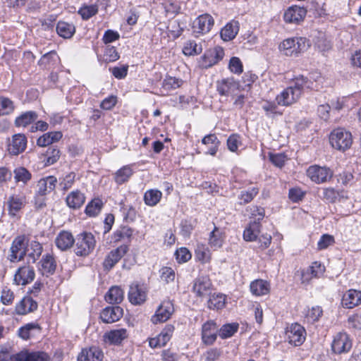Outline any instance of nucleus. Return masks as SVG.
Instances as JSON below:
<instances>
[{
    "label": "nucleus",
    "mask_w": 361,
    "mask_h": 361,
    "mask_svg": "<svg viewBox=\"0 0 361 361\" xmlns=\"http://www.w3.org/2000/svg\"><path fill=\"white\" fill-rule=\"evenodd\" d=\"M309 46V41L305 37H291L281 42L279 49L286 56H296L304 51Z\"/></svg>",
    "instance_id": "1"
},
{
    "label": "nucleus",
    "mask_w": 361,
    "mask_h": 361,
    "mask_svg": "<svg viewBox=\"0 0 361 361\" xmlns=\"http://www.w3.org/2000/svg\"><path fill=\"white\" fill-rule=\"evenodd\" d=\"M329 142L333 148L345 152L350 148L353 144V136L350 132L343 128H336L331 133Z\"/></svg>",
    "instance_id": "2"
},
{
    "label": "nucleus",
    "mask_w": 361,
    "mask_h": 361,
    "mask_svg": "<svg viewBox=\"0 0 361 361\" xmlns=\"http://www.w3.org/2000/svg\"><path fill=\"white\" fill-rule=\"evenodd\" d=\"M75 242V253L80 257L89 255L94 250L96 245L94 236L89 232H82L78 234Z\"/></svg>",
    "instance_id": "3"
},
{
    "label": "nucleus",
    "mask_w": 361,
    "mask_h": 361,
    "mask_svg": "<svg viewBox=\"0 0 361 361\" xmlns=\"http://www.w3.org/2000/svg\"><path fill=\"white\" fill-rule=\"evenodd\" d=\"M331 347L336 355L346 354L353 347V339L346 332H338L334 336Z\"/></svg>",
    "instance_id": "4"
},
{
    "label": "nucleus",
    "mask_w": 361,
    "mask_h": 361,
    "mask_svg": "<svg viewBox=\"0 0 361 361\" xmlns=\"http://www.w3.org/2000/svg\"><path fill=\"white\" fill-rule=\"evenodd\" d=\"M214 24L213 17L204 13L197 17L192 23V32L194 37H199L212 30Z\"/></svg>",
    "instance_id": "5"
},
{
    "label": "nucleus",
    "mask_w": 361,
    "mask_h": 361,
    "mask_svg": "<svg viewBox=\"0 0 361 361\" xmlns=\"http://www.w3.org/2000/svg\"><path fill=\"white\" fill-rule=\"evenodd\" d=\"M224 56V49L216 46L204 52L198 61L199 66L202 68H208L222 60Z\"/></svg>",
    "instance_id": "6"
},
{
    "label": "nucleus",
    "mask_w": 361,
    "mask_h": 361,
    "mask_svg": "<svg viewBox=\"0 0 361 361\" xmlns=\"http://www.w3.org/2000/svg\"><path fill=\"white\" fill-rule=\"evenodd\" d=\"M333 175V171L326 166L312 165L307 170V176L312 181L317 184L329 181Z\"/></svg>",
    "instance_id": "7"
},
{
    "label": "nucleus",
    "mask_w": 361,
    "mask_h": 361,
    "mask_svg": "<svg viewBox=\"0 0 361 361\" xmlns=\"http://www.w3.org/2000/svg\"><path fill=\"white\" fill-rule=\"evenodd\" d=\"M212 289V283L207 276H198L193 281L192 291L196 297L202 298L210 295Z\"/></svg>",
    "instance_id": "8"
},
{
    "label": "nucleus",
    "mask_w": 361,
    "mask_h": 361,
    "mask_svg": "<svg viewBox=\"0 0 361 361\" xmlns=\"http://www.w3.org/2000/svg\"><path fill=\"white\" fill-rule=\"evenodd\" d=\"M27 204V198L25 194H13L9 196L7 201L8 214L12 217H20L21 210Z\"/></svg>",
    "instance_id": "9"
},
{
    "label": "nucleus",
    "mask_w": 361,
    "mask_h": 361,
    "mask_svg": "<svg viewBox=\"0 0 361 361\" xmlns=\"http://www.w3.org/2000/svg\"><path fill=\"white\" fill-rule=\"evenodd\" d=\"M286 335L290 344L295 346H299L301 345L305 340L306 331L302 326L295 323L287 327Z\"/></svg>",
    "instance_id": "10"
},
{
    "label": "nucleus",
    "mask_w": 361,
    "mask_h": 361,
    "mask_svg": "<svg viewBox=\"0 0 361 361\" xmlns=\"http://www.w3.org/2000/svg\"><path fill=\"white\" fill-rule=\"evenodd\" d=\"M173 311V303L169 300L164 301L159 306L155 314L152 317L151 322L154 324L165 322L171 317Z\"/></svg>",
    "instance_id": "11"
},
{
    "label": "nucleus",
    "mask_w": 361,
    "mask_h": 361,
    "mask_svg": "<svg viewBox=\"0 0 361 361\" xmlns=\"http://www.w3.org/2000/svg\"><path fill=\"white\" fill-rule=\"evenodd\" d=\"M128 297L131 304L140 305L147 299V288L143 285L133 283L130 286Z\"/></svg>",
    "instance_id": "12"
},
{
    "label": "nucleus",
    "mask_w": 361,
    "mask_h": 361,
    "mask_svg": "<svg viewBox=\"0 0 361 361\" xmlns=\"http://www.w3.org/2000/svg\"><path fill=\"white\" fill-rule=\"evenodd\" d=\"M300 98L298 92L288 86L277 94L275 99L279 106H289L296 103Z\"/></svg>",
    "instance_id": "13"
},
{
    "label": "nucleus",
    "mask_w": 361,
    "mask_h": 361,
    "mask_svg": "<svg viewBox=\"0 0 361 361\" xmlns=\"http://www.w3.org/2000/svg\"><path fill=\"white\" fill-rule=\"evenodd\" d=\"M128 247L126 245H121L116 249L109 252L106 256L103 267L106 270H110L114 265L127 253Z\"/></svg>",
    "instance_id": "14"
},
{
    "label": "nucleus",
    "mask_w": 361,
    "mask_h": 361,
    "mask_svg": "<svg viewBox=\"0 0 361 361\" xmlns=\"http://www.w3.org/2000/svg\"><path fill=\"white\" fill-rule=\"evenodd\" d=\"M174 329L172 324H166L157 336L149 339V346L152 348L164 346L170 341Z\"/></svg>",
    "instance_id": "15"
},
{
    "label": "nucleus",
    "mask_w": 361,
    "mask_h": 361,
    "mask_svg": "<svg viewBox=\"0 0 361 361\" xmlns=\"http://www.w3.org/2000/svg\"><path fill=\"white\" fill-rule=\"evenodd\" d=\"M49 356L43 352H30L28 350H23L13 355L11 357V361H48Z\"/></svg>",
    "instance_id": "16"
},
{
    "label": "nucleus",
    "mask_w": 361,
    "mask_h": 361,
    "mask_svg": "<svg viewBox=\"0 0 361 361\" xmlns=\"http://www.w3.org/2000/svg\"><path fill=\"white\" fill-rule=\"evenodd\" d=\"M27 142V140L24 134H16L12 136L8 146V151L12 155H18L25 151Z\"/></svg>",
    "instance_id": "17"
},
{
    "label": "nucleus",
    "mask_w": 361,
    "mask_h": 361,
    "mask_svg": "<svg viewBox=\"0 0 361 361\" xmlns=\"http://www.w3.org/2000/svg\"><path fill=\"white\" fill-rule=\"evenodd\" d=\"M35 276V270L32 267L23 266L17 270L14 276V281L17 285L25 286L31 283L34 280Z\"/></svg>",
    "instance_id": "18"
},
{
    "label": "nucleus",
    "mask_w": 361,
    "mask_h": 361,
    "mask_svg": "<svg viewBox=\"0 0 361 361\" xmlns=\"http://www.w3.org/2000/svg\"><path fill=\"white\" fill-rule=\"evenodd\" d=\"M218 326L214 321H208L202 325V339L207 345L213 344L217 337Z\"/></svg>",
    "instance_id": "19"
},
{
    "label": "nucleus",
    "mask_w": 361,
    "mask_h": 361,
    "mask_svg": "<svg viewBox=\"0 0 361 361\" xmlns=\"http://www.w3.org/2000/svg\"><path fill=\"white\" fill-rule=\"evenodd\" d=\"M306 10L304 8L293 6L289 7L283 14V19L288 23H298L306 16Z\"/></svg>",
    "instance_id": "20"
},
{
    "label": "nucleus",
    "mask_w": 361,
    "mask_h": 361,
    "mask_svg": "<svg viewBox=\"0 0 361 361\" xmlns=\"http://www.w3.org/2000/svg\"><path fill=\"white\" fill-rule=\"evenodd\" d=\"M122 316L123 309L119 306L106 307L100 313L102 321L106 324L117 322Z\"/></svg>",
    "instance_id": "21"
},
{
    "label": "nucleus",
    "mask_w": 361,
    "mask_h": 361,
    "mask_svg": "<svg viewBox=\"0 0 361 361\" xmlns=\"http://www.w3.org/2000/svg\"><path fill=\"white\" fill-rule=\"evenodd\" d=\"M10 259L12 262L21 260L26 253L25 240L23 237H17L11 247Z\"/></svg>",
    "instance_id": "22"
},
{
    "label": "nucleus",
    "mask_w": 361,
    "mask_h": 361,
    "mask_svg": "<svg viewBox=\"0 0 361 361\" xmlns=\"http://www.w3.org/2000/svg\"><path fill=\"white\" fill-rule=\"evenodd\" d=\"M294 90L298 92V94L301 97L303 91L307 90H317V85L314 82L303 75L295 77L290 85Z\"/></svg>",
    "instance_id": "23"
},
{
    "label": "nucleus",
    "mask_w": 361,
    "mask_h": 361,
    "mask_svg": "<svg viewBox=\"0 0 361 361\" xmlns=\"http://www.w3.org/2000/svg\"><path fill=\"white\" fill-rule=\"evenodd\" d=\"M57 178L53 176H49L41 178L37 183V195L44 196L52 192L56 187Z\"/></svg>",
    "instance_id": "24"
},
{
    "label": "nucleus",
    "mask_w": 361,
    "mask_h": 361,
    "mask_svg": "<svg viewBox=\"0 0 361 361\" xmlns=\"http://www.w3.org/2000/svg\"><path fill=\"white\" fill-rule=\"evenodd\" d=\"M85 202V195L79 190H73L66 197L67 206L73 209H80Z\"/></svg>",
    "instance_id": "25"
},
{
    "label": "nucleus",
    "mask_w": 361,
    "mask_h": 361,
    "mask_svg": "<svg viewBox=\"0 0 361 361\" xmlns=\"http://www.w3.org/2000/svg\"><path fill=\"white\" fill-rule=\"evenodd\" d=\"M75 240L71 233L62 231L57 235L55 243L60 250L66 251L73 246Z\"/></svg>",
    "instance_id": "26"
},
{
    "label": "nucleus",
    "mask_w": 361,
    "mask_h": 361,
    "mask_svg": "<svg viewBox=\"0 0 361 361\" xmlns=\"http://www.w3.org/2000/svg\"><path fill=\"white\" fill-rule=\"evenodd\" d=\"M361 303V291L354 289L348 290L343 296L342 305L344 307L351 309Z\"/></svg>",
    "instance_id": "27"
},
{
    "label": "nucleus",
    "mask_w": 361,
    "mask_h": 361,
    "mask_svg": "<svg viewBox=\"0 0 361 361\" xmlns=\"http://www.w3.org/2000/svg\"><path fill=\"white\" fill-rule=\"evenodd\" d=\"M217 91L221 95L228 96L235 93L238 84L231 78L224 79L217 82Z\"/></svg>",
    "instance_id": "28"
},
{
    "label": "nucleus",
    "mask_w": 361,
    "mask_h": 361,
    "mask_svg": "<svg viewBox=\"0 0 361 361\" xmlns=\"http://www.w3.org/2000/svg\"><path fill=\"white\" fill-rule=\"evenodd\" d=\"M37 303L30 297H24L16 305V312L19 315H24L37 310Z\"/></svg>",
    "instance_id": "29"
},
{
    "label": "nucleus",
    "mask_w": 361,
    "mask_h": 361,
    "mask_svg": "<svg viewBox=\"0 0 361 361\" xmlns=\"http://www.w3.org/2000/svg\"><path fill=\"white\" fill-rule=\"evenodd\" d=\"M104 355L97 347H91L83 349L78 355V361H102Z\"/></svg>",
    "instance_id": "30"
},
{
    "label": "nucleus",
    "mask_w": 361,
    "mask_h": 361,
    "mask_svg": "<svg viewBox=\"0 0 361 361\" xmlns=\"http://www.w3.org/2000/svg\"><path fill=\"white\" fill-rule=\"evenodd\" d=\"M224 240V232L219 228L214 226V229L209 233L208 244L212 249L217 250L223 246Z\"/></svg>",
    "instance_id": "31"
},
{
    "label": "nucleus",
    "mask_w": 361,
    "mask_h": 361,
    "mask_svg": "<svg viewBox=\"0 0 361 361\" xmlns=\"http://www.w3.org/2000/svg\"><path fill=\"white\" fill-rule=\"evenodd\" d=\"M238 31V22L235 20H231L221 29L220 32L221 37L224 41H231L235 37Z\"/></svg>",
    "instance_id": "32"
},
{
    "label": "nucleus",
    "mask_w": 361,
    "mask_h": 361,
    "mask_svg": "<svg viewBox=\"0 0 361 361\" xmlns=\"http://www.w3.org/2000/svg\"><path fill=\"white\" fill-rule=\"evenodd\" d=\"M38 118L37 114L34 111H28L20 114L18 116L14 124L18 128H26L29 125L35 122Z\"/></svg>",
    "instance_id": "33"
},
{
    "label": "nucleus",
    "mask_w": 361,
    "mask_h": 361,
    "mask_svg": "<svg viewBox=\"0 0 361 361\" xmlns=\"http://www.w3.org/2000/svg\"><path fill=\"white\" fill-rule=\"evenodd\" d=\"M56 268V263L54 257L47 254L44 255L40 261L39 271L43 275L49 276L55 272Z\"/></svg>",
    "instance_id": "34"
},
{
    "label": "nucleus",
    "mask_w": 361,
    "mask_h": 361,
    "mask_svg": "<svg viewBox=\"0 0 361 361\" xmlns=\"http://www.w3.org/2000/svg\"><path fill=\"white\" fill-rule=\"evenodd\" d=\"M202 49L201 42L197 43L193 39H188L183 43L182 51L185 56H191L199 55Z\"/></svg>",
    "instance_id": "35"
},
{
    "label": "nucleus",
    "mask_w": 361,
    "mask_h": 361,
    "mask_svg": "<svg viewBox=\"0 0 361 361\" xmlns=\"http://www.w3.org/2000/svg\"><path fill=\"white\" fill-rule=\"evenodd\" d=\"M183 83L181 79L172 76H166L161 84V92L162 94H168L169 92L180 87Z\"/></svg>",
    "instance_id": "36"
},
{
    "label": "nucleus",
    "mask_w": 361,
    "mask_h": 361,
    "mask_svg": "<svg viewBox=\"0 0 361 361\" xmlns=\"http://www.w3.org/2000/svg\"><path fill=\"white\" fill-rule=\"evenodd\" d=\"M63 135L61 131H53L43 134L37 140V145L39 147H47L54 142L59 141Z\"/></svg>",
    "instance_id": "37"
},
{
    "label": "nucleus",
    "mask_w": 361,
    "mask_h": 361,
    "mask_svg": "<svg viewBox=\"0 0 361 361\" xmlns=\"http://www.w3.org/2000/svg\"><path fill=\"white\" fill-rule=\"evenodd\" d=\"M250 288L251 293L256 296L264 295L269 292V283L262 279L252 281Z\"/></svg>",
    "instance_id": "38"
},
{
    "label": "nucleus",
    "mask_w": 361,
    "mask_h": 361,
    "mask_svg": "<svg viewBox=\"0 0 361 361\" xmlns=\"http://www.w3.org/2000/svg\"><path fill=\"white\" fill-rule=\"evenodd\" d=\"M260 223L256 221H251L243 232V238L246 241H254L260 232Z\"/></svg>",
    "instance_id": "39"
},
{
    "label": "nucleus",
    "mask_w": 361,
    "mask_h": 361,
    "mask_svg": "<svg viewBox=\"0 0 361 361\" xmlns=\"http://www.w3.org/2000/svg\"><path fill=\"white\" fill-rule=\"evenodd\" d=\"M226 303V295L220 293H214L210 295L208 300V307L212 310H221L225 307Z\"/></svg>",
    "instance_id": "40"
},
{
    "label": "nucleus",
    "mask_w": 361,
    "mask_h": 361,
    "mask_svg": "<svg viewBox=\"0 0 361 361\" xmlns=\"http://www.w3.org/2000/svg\"><path fill=\"white\" fill-rule=\"evenodd\" d=\"M133 173L132 165H126L118 169L114 173V180L116 183L121 185L127 182Z\"/></svg>",
    "instance_id": "41"
},
{
    "label": "nucleus",
    "mask_w": 361,
    "mask_h": 361,
    "mask_svg": "<svg viewBox=\"0 0 361 361\" xmlns=\"http://www.w3.org/2000/svg\"><path fill=\"white\" fill-rule=\"evenodd\" d=\"M56 32L60 37L69 39L75 32V27L72 23L59 21L56 25Z\"/></svg>",
    "instance_id": "42"
},
{
    "label": "nucleus",
    "mask_w": 361,
    "mask_h": 361,
    "mask_svg": "<svg viewBox=\"0 0 361 361\" xmlns=\"http://www.w3.org/2000/svg\"><path fill=\"white\" fill-rule=\"evenodd\" d=\"M124 293L119 286L111 287L105 295V300L109 303H121L123 300Z\"/></svg>",
    "instance_id": "43"
},
{
    "label": "nucleus",
    "mask_w": 361,
    "mask_h": 361,
    "mask_svg": "<svg viewBox=\"0 0 361 361\" xmlns=\"http://www.w3.org/2000/svg\"><path fill=\"white\" fill-rule=\"evenodd\" d=\"M13 177L16 183L26 185L32 178L31 173L23 166H18L13 170Z\"/></svg>",
    "instance_id": "44"
},
{
    "label": "nucleus",
    "mask_w": 361,
    "mask_h": 361,
    "mask_svg": "<svg viewBox=\"0 0 361 361\" xmlns=\"http://www.w3.org/2000/svg\"><path fill=\"white\" fill-rule=\"evenodd\" d=\"M195 255L197 260L204 264L210 262L212 253L204 244L199 243L197 245Z\"/></svg>",
    "instance_id": "45"
},
{
    "label": "nucleus",
    "mask_w": 361,
    "mask_h": 361,
    "mask_svg": "<svg viewBox=\"0 0 361 361\" xmlns=\"http://www.w3.org/2000/svg\"><path fill=\"white\" fill-rule=\"evenodd\" d=\"M161 197L162 193L160 190L157 189H150L145 192L144 201L147 205L154 207L160 202Z\"/></svg>",
    "instance_id": "46"
},
{
    "label": "nucleus",
    "mask_w": 361,
    "mask_h": 361,
    "mask_svg": "<svg viewBox=\"0 0 361 361\" xmlns=\"http://www.w3.org/2000/svg\"><path fill=\"white\" fill-rule=\"evenodd\" d=\"M346 197L343 190H336L334 188H326L323 190V198L329 202H335Z\"/></svg>",
    "instance_id": "47"
},
{
    "label": "nucleus",
    "mask_w": 361,
    "mask_h": 361,
    "mask_svg": "<svg viewBox=\"0 0 361 361\" xmlns=\"http://www.w3.org/2000/svg\"><path fill=\"white\" fill-rule=\"evenodd\" d=\"M202 143L205 145H211L207 154L214 156L217 151L220 142L215 134H209L204 136L202 140Z\"/></svg>",
    "instance_id": "48"
},
{
    "label": "nucleus",
    "mask_w": 361,
    "mask_h": 361,
    "mask_svg": "<svg viewBox=\"0 0 361 361\" xmlns=\"http://www.w3.org/2000/svg\"><path fill=\"white\" fill-rule=\"evenodd\" d=\"M127 336V331L125 329L112 330L105 336L110 343L114 344L121 343Z\"/></svg>",
    "instance_id": "49"
},
{
    "label": "nucleus",
    "mask_w": 361,
    "mask_h": 361,
    "mask_svg": "<svg viewBox=\"0 0 361 361\" xmlns=\"http://www.w3.org/2000/svg\"><path fill=\"white\" fill-rule=\"evenodd\" d=\"M102 206L103 202L102 200L99 198L93 199L86 206L85 214L90 217L96 216L100 213Z\"/></svg>",
    "instance_id": "50"
},
{
    "label": "nucleus",
    "mask_w": 361,
    "mask_h": 361,
    "mask_svg": "<svg viewBox=\"0 0 361 361\" xmlns=\"http://www.w3.org/2000/svg\"><path fill=\"white\" fill-rule=\"evenodd\" d=\"M323 315V310L320 306H314L307 310L305 313V320L308 324H314L318 322Z\"/></svg>",
    "instance_id": "51"
},
{
    "label": "nucleus",
    "mask_w": 361,
    "mask_h": 361,
    "mask_svg": "<svg viewBox=\"0 0 361 361\" xmlns=\"http://www.w3.org/2000/svg\"><path fill=\"white\" fill-rule=\"evenodd\" d=\"M133 235V230L127 226L117 229L112 235L114 242L128 240Z\"/></svg>",
    "instance_id": "52"
},
{
    "label": "nucleus",
    "mask_w": 361,
    "mask_h": 361,
    "mask_svg": "<svg viewBox=\"0 0 361 361\" xmlns=\"http://www.w3.org/2000/svg\"><path fill=\"white\" fill-rule=\"evenodd\" d=\"M27 257L32 262H35L42 252V246L37 241H32L27 250Z\"/></svg>",
    "instance_id": "53"
},
{
    "label": "nucleus",
    "mask_w": 361,
    "mask_h": 361,
    "mask_svg": "<svg viewBox=\"0 0 361 361\" xmlns=\"http://www.w3.org/2000/svg\"><path fill=\"white\" fill-rule=\"evenodd\" d=\"M15 110L13 102L8 97H0V116L12 114Z\"/></svg>",
    "instance_id": "54"
},
{
    "label": "nucleus",
    "mask_w": 361,
    "mask_h": 361,
    "mask_svg": "<svg viewBox=\"0 0 361 361\" xmlns=\"http://www.w3.org/2000/svg\"><path fill=\"white\" fill-rule=\"evenodd\" d=\"M238 327V323L224 324L219 329V335L223 339L230 338L237 332Z\"/></svg>",
    "instance_id": "55"
},
{
    "label": "nucleus",
    "mask_w": 361,
    "mask_h": 361,
    "mask_svg": "<svg viewBox=\"0 0 361 361\" xmlns=\"http://www.w3.org/2000/svg\"><path fill=\"white\" fill-rule=\"evenodd\" d=\"M35 330H40L39 326L35 323H29L19 329L18 335L23 339L27 340Z\"/></svg>",
    "instance_id": "56"
},
{
    "label": "nucleus",
    "mask_w": 361,
    "mask_h": 361,
    "mask_svg": "<svg viewBox=\"0 0 361 361\" xmlns=\"http://www.w3.org/2000/svg\"><path fill=\"white\" fill-rule=\"evenodd\" d=\"M259 189L256 187L249 188L247 190H243L239 195L238 199L241 200L240 204H247L250 202L258 194Z\"/></svg>",
    "instance_id": "57"
},
{
    "label": "nucleus",
    "mask_w": 361,
    "mask_h": 361,
    "mask_svg": "<svg viewBox=\"0 0 361 361\" xmlns=\"http://www.w3.org/2000/svg\"><path fill=\"white\" fill-rule=\"evenodd\" d=\"M246 212L250 216L253 221L259 222L265 215L264 209L256 205H251L246 209Z\"/></svg>",
    "instance_id": "58"
},
{
    "label": "nucleus",
    "mask_w": 361,
    "mask_h": 361,
    "mask_svg": "<svg viewBox=\"0 0 361 361\" xmlns=\"http://www.w3.org/2000/svg\"><path fill=\"white\" fill-rule=\"evenodd\" d=\"M76 174L74 172H70L66 175L60 181L59 185L63 190H68L71 188L75 183Z\"/></svg>",
    "instance_id": "59"
},
{
    "label": "nucleus",
    "mask_w": 361,
    "mask_h": 361,
    "mask_svg": "<svg viewBox=\"0 0 361 361\" xmlns=\"http://www.w3.org/2000/svg\"><path fill=\"white\" fill-rule=\"evenodd\" d=\"M175 256L177 262L180 264L187 262L192 257L189 250L184 247L178 249L175 252Z\"/></svg>",
    "instance_id": "60"
},
{
    "label": "nucleus",
    "mask_w": 361,
    "mask_h": 361,
    "mask_svg": "<svg viewBox=\"0 0 361 361\" xmlns=\"http://www.w3.org/2000/svg\"><path fill=\"white\" fill-rule=\"evenodd\" d=\"M46 156V165H52L59 159L60 151L56 147H49L47 151Z\"/></svg>",
    "instance_id": "61"
},
{
    "label": "nucleus",
    "mask_w": 361,
    "mask_h": 361,
    "mask_svg": "<svg viewBox=\"0 0 361 361\" xmlns=\"http://www.w3.org/2000/svg\"><path fill=\"white\" fill-rule=\"evenodd\" d=\"M59 59V56L56 51H51L42 56L39 61V65L47 67L51 63H55Z\"/></svg>",
    "instance_id": "62"
},
{
    "label": "nucleus",
    "mask_w": 361,
    "mask_h": 361,
    "mask_svg": "<svg viewBox=\"0 0 361 361\" xmlns=\"http://www.w3.org/2000/svg\"><path fill=\"white\" fill-rule=\"evenodd\" d=\"M78 12L82 19L87 20L98 12V7L97 5L85 6Z\"/></svg>",
    "instance_id": "63"
},
{
    "label": "nucleus",
    "mask_w": 361,
    "mask_h": 361,
    "mask_svg": "<svg viewBox=\"0 0 361 361\" xmlns=\"http://www.w3.org/2000/svg\"><path fill=\"white\" fill-rule=\"evenodd\" d=\"M269 159L274 165L281 168L285 164L288 157L284 153H270Z\"/></svg>",
    "instance_id": "64"
}]
</instances>
